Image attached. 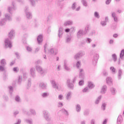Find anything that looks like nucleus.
I'll use <instances>...</instances> for the list:
<instances>
[{"label":"nucleus","mask_w":124,"mask_h":124,"mask_svg":"<svg viewBox=\"0 0 124 124\" xmlns=\"http://www.w3.org/2000/svg\"><path fill=\"white\" fill-rule=\"evenodd\" d=\"M9 38H6L5 40V46L7 48H11L12 47V43L11 40L14 38L15 36V31L11 30L8 34Z\"/></svg>","instance_id":"nucleus-1"},{"label":"nucleus","mask_w":124,"mask_h":124,"mask_svg":"<svg viewBox=\"0 0 124 124\" xmlns=\"http://www.w3.org/2000/svg\"><path fill=\"white\" fill-rule=\"evenodd\" d=\"M35 69L41 76H44L45 74H46V71H45V70L43 69V68L41 66H36Z\"/></svg>","instance_id":"nucleus-2"},{"label":"nucleus","mask_w":124,"mask_h":124,"mask_svg":"<svg viewBox=\"0 0 124 124\" xmlns=\"http://www.w3.org/2000/svg\"><path fill=\"white\" fill-rule=\"evenodd\" d=\"M43 115L45 120H46L47 122H50L51 118L50 116V113H49L48 111L43 110Z\"/></svg>","instance_id":"nucleus-3"},{"label":"nucleus","mask_w":124,"mask_h":124,"mask_svg":"<svg viewBox=\"0 0 124 124\" xmlns=\"http://www.w3.org/2000/svg\"><path fill=\"white\" fill-rule=\"evenodd\" d=\"M8 12L12 15L13 14V12L16 10V8L14 4H12V6H9L7 9Z\"/></svg>","instance_id":"nucleus-4"},{"label":"nucleus","mask_w":124,"mask_h":124,"mask_svg":"<svg viewBox=\"0 0 124 124\" xmlns=\"http://www.w3.org/2000/svg\"><path fill=\"white\" fill-rule=\"evenodd\" d=\"M98 59H99V55L97 53H95L93 59V65H96Z\"/></svg>","instance_id":"nucleus-5"},{"label":"nucleus","mask_w":124,"mask_h":124,"mask_svg":"<svg viewBox=\"0 0 124 124\" xmlns=\"http://www.w3.org/2000/svg\"><path fill=\"white\" fill-rule=\"evenodd\" d=\"M30 74L31 77L32 78H35L36 77V73L35 72V68H31L30 70Z\"/></svg>","instance_id":"nucleus-6"},{"label":"nucleus","mask_w":124,"mask_h":124,"mask_svg":"<svg viewBox=\"0 0 124 124\" xmlns=\"http://www.w3.org/2000/svg\"><path fill=\"white\" fill-rule=\"evenodd\" d=\"M67 86L69 89L74 90V85L71 82V81L69 79L67 80Z\"/></svg>","instance_id":"nucleus-7"},{"label":"nucleus","mask_w":124,"mask_h":124,"mask_svg":"<svg viewBox=\"0 0 124 124\" xmlns=\"http://www.w3.org/2000/svg\"><path fill=\"white\" fill-rule=\"evenodd\" d=\"M83 56H85V52L82 51H79L75 56V59L76 60H79V58L80 57H83Z\"/></svg>","instance_id":"nucleus-8"},{"label":"nucleus","mask_w":124,"mask_h":124,"mask_svg":"<svg viewBox=\"0 0 124 124\" xmlns=\"http://www.w3.org/2000/svg\"><path fill=\"white\" fill-rule=\"evenodd\" d=\"M64 68L67 71H70L71 69L70 67H68V61H67L66 60L64 61Z\"/></svg>","instance_id":"nucleus-9"},{"label":"nucleus","mask_w":124,"mask_h":124,"mask_svg":"<svg viewBox=\"0 0 124 124\" xmlns=\"http://www.w3.org/2000/svg\"><path fill=\"white\" fill-rule=\"evenodd\" d=\"M83 35H84V32L83 30L80 29L77 32V38H81Z\"/></svg>","instance_id":"nucleus-10"},{"label":"nucleus","mask_w":124,"mask_h":124,"mask_svg":"<svg viewBox=\"0 0 124 124\" xmlns=\"http://www.w3.org/2000/svg\"><path fill=\"white\" fill-rule=\"evenodd\" d=\"M63 34V28L60 27L59 28L58 31V36L59 38H62V35Z\"/></svg>","instance_id":"nucleus-11"},{"label":"nucleus","mask_w":124,"mask_h":124,"mask_svg":"<svg viewBox=\"0 0 124 124\" xmlns=\"http://www.w3.org/2000/svg\"><path fill=\"white\" fill-rule=\"evenodd\" d=\"M72 25H73V21L71 20H67L63 24L64 27H68L69 26H72Z\"/></svg>","instance_id":"nucleus-12"},{"label":"nucleus","mask_w":124,"mask_h":124,"mask_svg":"<svg viewBox=\"0 0 124 124\" xmlns=\"http://www.w3.org/2000/svg\"><path fill=\"white\" fill-rule=\"evenodd\" d=\"M72 97V92L69 91L66 94V100H70Z\"/></svg>","instance_id":"nucleus-13"},{"label":"nucleus","mask_w":124,"mask_h":124,"mask_svg":"<svg viewBox=\"0 0 124 124\" xmlns=\"http://www.w3.org/2000/svg\"><path fill=\"white\" fill-rule=\"evenodd\" d=\"M106 92H107V86L103 85L102 87L100 93H102V94H104L106 93Z\"/></svg>","instance_id":"nucleus-14"},{"label":"nucleus","mask_w":124,"mask_h":124,"mask_svg":"<svg viewBox=\"0 0 124 124\" xmlns=\"http://www.w3.org/2000/svg\"><path fill=\"white\" fill-rule=\"evenodd\" d=\"M72 39V36H71V35H68V36L66 37L65 43L67 44H69V43H71Z\"/></svg>","instance_id":"nucleus-15"},{"label":"nucleus","mask_w":124,"mask_h":124,"mask_svg":"<svg viewBox=\"0 0 124 124\" xmlns=\"http://www.w3.org/2000/svg\"><path fill=\"white\" fill-rule=\"evenodd\" d=\"M37 40L38 44L40 45H41V43H42V42L43 41V36L42 35L38 36Z\"/></svg>","instance_id":"nucleus-16"},{"label":"nucleus","mask_w":124,"mask_h":124,"mask_svg":"<svg viewBox=\"0 0 124 124\" xmlns=\"http://www.w3.org/2000/svg\"><path fill=\"white\" fill-rule=\"evenodd\" d=\"M51 83L54 89H56V90H59V84L57 83L56 81H55V80L51 81Z\"/></svg>","instance_id":"nucleus-17"},{"label":"nucleus","mask_w":124,"mask_h":124,"mask_svg":"<svg viewBox=\"0 0 124 124\" xmlns=\"http://www.w3.org/2000/svg\"><path fill=\"white\" fill-rule=\"evenodd\" d=\"M49 53L51 55H57V54H58V49L56 48H51L49 50Z\"/></svg>","instance_id":"nucleus-18"},{"label":"nucleus","mask_w":124,"mask_h":124,"mask_svg":"<svg viewBox=\"0 0 124 124\" xmlns=\"http://www.w3.org/2000/svg\"><path fill=\"white\" fill-rule=\"evenodd\" d=\"M106 83L107 84H108L109 85H113V80H112V78H111V77L107 78Z\"/></svg>","instance_id":"nucleus-19"},{"label":"nucleus","mask_w":124,"mask_h":124,"mask_svg":"<svg viewBox=\"0 0 124 124\" xmlns=\"http://www.w3.org/2000/svg\"><path fill=\"white\" fill-rule=\"evenodd\" d=\"M123 123V116L122 115H119L117 118V124H121Z\"/></svg>","instance_id":"nucleus-20"},{"label":"nucleus","mask_w":124,"mask_h":124,"mask_svg":"<svg viewBox=\"0 0 124 124\" xmlns=\"http://www.w3.org/2000/svg\"><path fill=\"white\" fill-rule=\"evenodd\" d=\"M39 87L41 89H43V90H45L46 89V88H47V83H45L44 82H41L39 84Z\"/></svg>","instance_id":"nucleus-21"},{"label":"nucleus","mask_w":124,"mask_h":124,"mask_svg":"<svg viewBox=\"0 0 124 124\" xmlns=\"http://www.w3.org/2000/svg\"><path fill=\"white\" fill-rule=\"evenodd\" d=\"M88 87L89 89H90V90L93 89V88L95 87L94 84L92 81H88Z\"/></svg>","instance_id":"nucleus-22"},{"label":"nucleus","mask_w":124,"mask_h":124,"mask_svg":"<svg viewBox=\"0 0 124 124\" xmlns=\"http://www.w3.org/2000/svg\"><path fill=\"white\" fill-rule=\"evenodd\" d=\"M26 18L27 19H28L29 20H31L32 18V14H31V13L30 12H26L25 13Z\"/></svg>","instance_id":"nucleus-23"},{"label":"nucleus","mask_w":124,"mask_h":124,"mask_svg":"<svg viewBox=\"0 0 124 124\" xmlns=\"http://www.w3.org/2000/svg\"><path fill=\"white\" fill-rule=\"evenodd\" d=\"M111 94L113 95H115L116 93H117V90H116V88L114 87H111L109 90Z\"/></svg>","instance_id":"nucleus-24"},{"label":"nucleus","mask_w":124,"mask_h":124,"mask_svg":"<svg viewBox=\"0 0 124 124\" xmlns=\"http://www.w3.org/2000/svg\"><path fill=\"white\" fill-rule=\"evenodd\" d=\"M79 77L81 79H84V70L83 69H79Z\"/></svg>","instance_id":"nucleus-25"},{"label":"nucleus","mask_w":124,"mask_h":124,"mask_svg":"<svg viewBox=\"0 0 124 124\" xmlns=\"http://www.w3.org/2000/svg\"><path fill=\"white\" fill-rule=\"evenodd\" d=\"M6 20L8 21H11L12 20V16L9 14H6L5 15Z\"/></svg>","instance_id":"nucleus-26"},{"label":"nucleus","mask_w":124,"mask_h":124,"mask_svg":"<svg viewBox=\"0 0 124 124\" xmlns=\"http://www.w3.org/2000/svg\"><path fill=\"white\" fill-rule=\"evenodd\" d=\"M76 111L77 113H80L81 112V105L79 104L76 105Z\"/></svg>","instance_id":"nucleus-27"},{"label":"nucleus","mask_w":124,"mask_h":124,"mask_svg":"<svg viewBox=\"0 0 124 124\" xmlns=\"http://www.w3.org/2000/svg\"><path fill=\"white\" fill-rule=\"evenodd\" d=\"M123 75V71L121 69L118 70V80H121L122 79V76Z\"/></svg>","instance_id":"nucleus-28"},{"label":"nucleus","mask_w":124,"mask_h":124,"mask_svg":"<svg viewBox=\"0 0 124 124\" xmlns=\"http://www.w3.org/2000/svg\"><path fill=\"white\" fill-rule=\"evenodd\" d=\"M6 22H7L6 18H4L2 19L0 21V26H4V25L6 24Z\"/></svg>","instance_id":"nucleus-29"},{"label":"nucleus","mask_w":124,"mask_h":124,"mask_svg":"<svg viewBox=\"0 0 124 124\" xmlns=\"http://www.w3.org/2000/svg\"><path fill=\"white\" fill-rule=\"evenodd\" d=\"M31 86V78H29L28 80L27 89H29Z\"/></svg>","instance_id":"nucleus-30"},{"label":"nucleus","mask_w":124,"mask_h":124,"mask_svg":"<svg viewBox=\"0 0 124 124\" xmlns=\"http://www.w3.org/2000/svg\"><path fill=\"white\" fill-rule=\"evenodd\" d=\"M76 31V27L73 26L70 29V32L71 33H74Z\"/></svg>","instance_id":"nucleus-31"},{"label":"nucleus","mask_w":124,"mask_h":124,"mask_svg":"<svg viewBox=\"0 0 124 124\" xmlns=\"http://www.w3.org/2000/svg\"><path fill=\"white\" fill-rule=\"evenodd\" d=\"M101 98H102V95L99 96L96 99V101L95 102V104H99Z\"/></svg>","instance_id":"nucleus-32"},{"label":"nucleus","mask_w":124,"mask_h":124,"mask_svg":"<svg viewBox=\"0 0 124 124\" xmlns=\"http://www.w3.org/2000/svg\"><path fill=\"white\" fill-rule=\"evenodd\" d=\"M26 50L29 53H31L32 52V47L30 46H27Z\"/></svg>","instance_id":"nucleus-33"},{"label":"nucleus","mask_w":124,"mask_h":124,"mask_svg":"<svg viewBox=\"0 0 124 124\" xmlns=\"http://www.w3.org/2000/svg\"><path fill=\"white\" fill-rule=\"evenodd\" d=\"M25 122L27 124H32V119H25Z\"/></svg>","instance_id":"nucleus-34"},{"label":"nucleus","mask_w":124,"mask_h":124,"mask_svg":"<svg viewBox=\"0 0 124 124\" xmlns=\"http://www.w3.org/2000/svg\"><path fill=\"white\" fill-rule=\"evenodd\" d=\"M124 49H123L121 50L120 54V59H121V60H124Z\"/></svg>","instance_id":"nucleus-35"},{"label":"nucleus","mask_w":124,"mask_h":124,"mask_svg":"<svg viewBox=\"0 0 124 124\" xmlns=\"http://www.w3.org/2000/svg\"><path fill=\"white\" fill-rule=\"evenodd\" d=\"M50 94H49V93H44L42 94V96L44 97V98H46V97H48Z\"/></svg>","instance_id":"nucleus-36"},{"label":"nucleus","mask_w":124,"mask_h":124,"mask_svg":"<svg viewBox=\"0 0 124 124\" xmlns=\"http://www.w3.org/2000/svg\"><path fill=\"white\" fill-rule=\"evenodd\" d=\"M61 111L62 112V113H63V114H64V115H65V116H68L69 115L68 114V111H67V110H66L64 108H62L61 110Z\"/></svg>","instance_id":"nucleus-37"},{"label":"nucleus","mask_w":124,"mask_h":124,"mask_svg":"<svg viewBox=\"0 0 124 124\" xmlns=\"http://www.w3.org/2000/svg\"><path fill=\"white\" fill-rule=\"evenodd\" d=\"M23 77L22 76H18V83L19 85H21V83H22Z\"/></svg>","instance_id":"nucleus-38"},{"label":"nucleus","mask_w":124,"mask_h":124,"mask_svg":"<svg viewBox=\"0 0 124 124\" xmlns=\"http://www.w3.org/2000/svg\"><path fill=\"white\" fill-rule=\"evenodd\" d=\"M0 63L2 66H5L6 65V61H5V59H2L0 61Z\"/></svg>","instance_id":"nucleus-39"},{"label":"nucleus","mask_w":124,"mask_h":124,"mask_svg":"<svg viewBox=\"0 0 124 124\" xmlns=\"http://www.w3.org/2000/svg\"><path fill=\"white\" fill-rule=\"evenodd\" d=\"M28 75H29V74H28V73L24 72L23 73V79H25V80H26V79H28Z\"/></svg>","instance_id":"nucleus-40"},{"label":"nucleus","mask_w":124,"mask_h":124,"mask_svg":"<svg viewBox=\"0 0 124 124\" xmlns=\"http://www.w3.org/2000/svg\"><path fill=\"white\" fill-rule=\"evenodd\" d=\"M32 6H35V1L34 0H28Z\"/></svg>","instance_id":"nucleus-41"},{"label":"nucleus","mask_w":124,"mask_h":124,"mask_svg":"<svg viewBox=\"0 0 124 124\" xmlns=\"http://www.w3.org/2000/svg\"><path fill=\"white\" fill-rule=\"evenodd\" d=\"M8 89L9 90L10 94H12V93L13 92V87L11 86H9Z\"/></svg>","instance_id":"nucleus-42"},{"label":"nucleus","mask_w":124,"mask_h":124,"mask_svg":"<svg viewBox=\"0 0 124 124\" xmlns=\"http://www.w3.org/2000/svg\"><path fill=\"white\" fill-rule=\"evenodd\" d=\"M100 24L102 27H105L107 25V22L105 21H101Z\"/></svg>","instance_id":"nucleus-43"},{"label":"nucleus","mask_w":124,"mask_h":124,"mask_svg":"<svg viewBox=\"0 0 124 124\" xmlns=\"http://www.w3.org/2000/svg\"><path fill=\"white\" fill-rule=\"evenodd\" d=\"M94 16L95 17V18H97V19H99V18H100V16H99V14H98L97 12H94Z\"/></svg>","instance_id":"nucleus-44"},{"label":"nucleus","mask_w":124,"mask_h":124,"mask_svg":"<svg viewBox=\"0 0 124 124\" xmlns=\"http://www.w3.org/2000/svg\"><path fill=\"white\" fill-rule=\"evenodd\" d=\"M84 81L83 79L79 80L78 82L79 86H84Z\"/></svg>","instance_id":"nucleus-45"},{"label":"nucleus","mask_w":124,"mask_h":124,"mask_svg":"<svg viewBox=\"0 0 124 124\" xmlns=\"http://www.w3.org/2000/svg\"><path fill=\"white\" fill-rule=\"evenodd\" d=\"M30 111L31 112V113L32 115H33L34 116H35V115H36V112H35V110L34 109L31 108L30 109Z\"/></svg>","instance_id":"nucleus-46"},{"label":"nucleus","mask_w":124,"mask_h":124,"mask_svg":"<svg viewBox=\"0 0 124 124\" xmlns=\"http://www.w3.org/2000/svg\"><path fill=\"white\" fill-rule=\"evenodd\" d=\"M110 70H111L113 74H115V73H116V69H115L114 67H110Z\"/></svg>","instance_id":"nucleus-47"},{"label":"nucleus","mask_w":124,"mask_h":124,"mask_svg":"<svg viewBox=\"0 0 124 124\" xmlns=\"http://www.w3.org/2000/svg\"><path fill=\"white\" fill-rule=\"evenodd\" d=\"M81 3H82L84 6H87L88 4L86 0H81Z\"/></svg>","instance_id":"nucleus-48"},{"label":"nucleus","mask_w":124,"mask_h":124,"mask_svg":"<svg viewBox=\"0 0 124 124\" xmlns=\"http://www.w3.org/2000/svg\"><path fill=\"white\" fill-rule=\"evenodd\" d=\"M90 114V111L88 109L84 110V116H88Z\"/></svg>","instance_id":"nucleus-49"},{"label":"nucleus","mask_w":124,"mask_h":124,"mask_svg":"<svg viewBox=\"0 0 124 124\" xmlns=\"http://www.w3.org/2000/svg\"><path fill=\"white\" fill-rule=\"evenodd\" d=\"M85 31L86 33H87V32H89V31H90V27L89 26V25L86 26L85 28Z\"/></svg>","instance_id":"nucleus-50"},{"label":"nucleus","mask_w":124,"mask_h":124,"mask_svg":"<svg viewBox=\"0 0 124 124\" xmlns=\"http://www.w3.org/2000/svg\"><path fill=\"white\" fill-rule=\"evenodd\" d=\"M82 92L83 93H88V92H89V87H85L83 90Z\"/></svg>","instance_id":"nucleus-51"},{"label":"nucleus","mask_w":124,"mask_h":124,"mask_svg":"<svg viewBox=\"0 0 124 124\" xmlns=\"http://www.w3.org/2000/svg\"><path fill=\"white\" fill-rule=\"evenodd\" d=\"M76 5H77V4H76V2H75L73 4L72 8L73 10H75V9H76Z\"/></svg>","instance_id":"nucleus-52"},{"label":"nucleus","mask_w":124,"mask_h":124,"mask_svg":"<svg viewBox=\"0 0 124 124\" xmlns=\"http://www.w3.org/2000/svg\"><path fill=\"white\" fill-rule=\"evenodd\" d=\"M112 58L113 59L114 62H116V61H117V55L116 54H112Z\"/></svg>","instance_id":"nucleus-53"},{"label":"nucleus","mask_w":124,"mask_h":124,"mask_svg":"<svg viewBox=\"0 0 124 124\" xmlns=\"http://www.w3.org/2000/svg\"><path fill=\"white\" fill-rule=\"evenodd\" d=\"M81 66V62H78L76 63V67H77V68H79V67H80V66Z\"/></svg>","instance_id":"nucleus-54"},{"label":"nucleus","mask_w":124,"mask_h":124,"mask_svg":"<svg viewBox=\"0 0 124 124\" xmlns=\"http://www.w3.org/2000/svg\"><path fill=\"white\" fill-rule=\"evenodd\" d=\"M58 98L60 100H62V99H63V95L62 94H60L58 96Z\"/></svg>","instance_id":"nucleus-55"},{"label":"nucleus","mask_w":124,"mask_h":124,"mask_svg":"<svg viewBox=\"0 0 124 124\" xmlns=\"http://www.w3.org/2000/svg\"><path fill=\"white\" fill-rule=\"evenodd\" d=\"M106 103H103L102 105V108L103 109V110L104 111V110H105V109L106 108Z\"/></svg>","instance_id":"nucleus-56"},{"label":"nucleus","mask_w":124,"mask_h":124,"mask_svg":"<svg viewBox=\"0 0 124 124\" xmlns=\"http://www.w3.org/2000/svg\"><path fill=\"white\" fill-rule=\"evenodd\" d=\"M47 46H48V45H47V43H46L45 45L44 46V51L45 52V53H46V49H47Z\"/></svg>","instance_id":"nucleus-57"},{"label":"nucleus","mask_w":124,"mask_h":124,"mask_svg":"<svg viewBox=\"0 0 124 124\" xmlns=\"http://www.w3.org/2000/svg\"><path fill=\"white\" fill-rule=\"evenodd\" d=\"M16 101L17 102H20V97L19 96H16Z\"/></svg>","instance_id":"nucleus-58"},{"label":"nucleus","mask_w":124,"mask_h":124,"mask_svg":"<svg viewBox=\"0 0 124 124\" xmlns=\"http://www.w3.org/2000/svg\"><path fill=\"white\" fill-rule=\"evenodd\" d=\"M86 42L89 44L91 43L92 42V39L90 38H87L86 39Z\"/></svg>","instance_id":"nucleus-59"},{"label":"nucleus","mask_w":124,"mask_h":124,"mask_svg":"<svg viewBox=\"0 0 124 124\" xmlns=\"http://www.w3.org/2000/svg\"><path fill=\"white\" fill-rule=\"evenodd\" d=\"M36 64H41L42 61L41 60H38L35 62Z\"/></svg>","instance_id":"nucleus-60"},{"label":"nucleus","mask_w":124,"mask_h":124,"mask_svg":"<svg viewBox=\"0 0 124 124\" xmlns=\"http://www.w3.org/2000/svg\"><path fill=\"white\" fill-rule=\"evenodd\" d=\"M24 12L25 13H27V12H29V7L26 6L24 8Z\"/></svg>","instance_id":"nucleus-61"},{"label":"nucleus","mask_w":124,"mask_h":124,"mask_svg":"<svg viewBox=\"0 0 124 124\" xmlns=\"http://www.w3.org/2000/svg\"><path fill=\"white\" fill-rule=\"evenodd\" d=\"M0 70L1 71H4V66L0 65Z\"/></svg>","instance_id":"nucleus-62"},{"label":"nucleus","mask_w":124,"mask_h":124,"mask_svg":"<svg viewBox=\"0 0 124 124\" xmlns=\"http://www.w3.org/2000/svg\"><path fill=\"white\" fill-rule=\"evenodd\" d=\"M14 72H18L19 69L17 67H14L13 69Z\"/></svg>","instance_id":"nucleus-63"},{"label":"nucleus","mask_w":124,"mask_h":124,"mask_svg":"<svg viewBox=\"0 0 124 124\" xmlns=\"http://www.w3.org/2000/svg\"><path fill=\"white\" fill-rule=\"evenodd\" d=\"M111 1H112V0H107L106 1V4H107V5L110 4Z\"/></svg>","instance_id":"nucleus-64"}]
</instances>
